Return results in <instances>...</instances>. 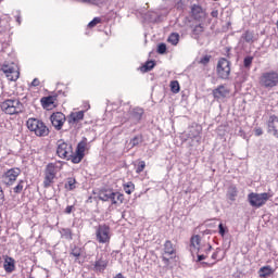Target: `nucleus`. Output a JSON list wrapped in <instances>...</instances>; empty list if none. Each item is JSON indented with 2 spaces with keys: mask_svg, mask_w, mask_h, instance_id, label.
Returning <instances> with one entry per match:
<instances>
[{
  "mask_svg": "<svg viewBox=\"0 0 278 278\" xmlns=\"http://www.w3.org/2000/svg\"><path fill=\"white\" fill-rule=\"evenodd\" d=\"M153 68H155V61L151 60L144 63V65L141 67V71L143 73H149L150 71H153Z\"/></svg>",
  "mask_w": 278,
  "mask_h": 278,
  "instance_id": "27",
  "label": "nucleus"
},
{
  "mask_svg": "<svg viewBox=\"0 0 278 278\" xmlns=\"http://www.w3.org/2000/svg\"><path fill=\"white\" fill-rule=\"evenodd\" d=\"M31 86H34L35 88L37 86H40V80L38 78H35L33 81H31Z\"/></svg>",
  "mask_w": 278,
  "mask_h": 278,
  "instance_id": "48",
  "label": "nucleus"
},
{
  "mask_svg": "<svg viewBox=\"0 0 278 278\" xmlns=\"http://www.w3.org/2000/svg\"><path fill=\"white\" fill-rule=\"evenodd\" d=\"M135 186L132 182H128L126 185H124V191L126 192V194H131V192H134L135 190Z\"/></svg>",
  "mask_w": 278,
  "mask_h": 278,
  "instance_id": "36",
  "label": "nucleus"
},
{
  "mask_svg": "<svg viewBox=\"0 0 278 278\" xmlns=\"http://www.w3.org/2000/svg\"><path fill=\"white\" fill-rule=\"evenodd\" d=\"M218 229L222 236H225V233H227V228L225 227V225H223V223L218 225Z\"/></svg>",
  "mask_w": 278,
  "mask_h": 278,
  "instance_id": "43",
  "label": "nucleus"
},
{
  "mask_svg": "<svg viewBox=\"0 0 278 278\" xmlns=\"http://www.w3.org/2000/svg\"><path fill=\"white\" fill-rule=\"evenodd\" d=\"M110 226L106 224H100L96 227V240L99 244H108L110 242Z\"/></svg>",
  "mask_w": 278,
  "mask_h": 278,
  "instance_id": "4",
  "label": "nucleus"
},
{
  "mask_svg": "<svg viewBox=\"0 0 278 278\" xmlns=\"http://www.w3.org/2000/svg\"><path fill=\"white\" fill-rule=\"evenodd\" d=\"M211 16H212L213 18H218V10L212 11V12H211Z\"/></svg>",
  "mask_w": 278,
  "mask_h": 278,
  "instance_id": "50",
  "label": "nucleus"
},
{
  "mask_svg": "<svg viewBox=\"0 0 278 278\" xmlns=\"http://www.w3.org/2000/svg\"><path fill=\"white\" fill-rule=\"evenodd\" d=\"M164 253L166 255H175V253H177V251L175 250V245H173V241L170 240L165 241Z\"/></svg>",
  "mask_w": 278,
  "mask_h": 278,
  "instance_id": "23",
  "label": "nucleus"
},
{
  "mask_svg": "<svg viewBox=\"0 0 278 278\" xmlns=\"http://www.w3.org/2000/svg\"><path fill=\"white\" fill-rule=\"evenodd\" d=\"M79 121H84V111H78V112H72L67 116V123L70 127H73V125H77Z\"/></svg>",
  "mask_w": 278,
  "mask_h": 278,
  "instance_id": "16",
  "label": "nucleus"
},
{
  "mask_svg": "<svg viewBox=\"0 0 278 278\" xmlns=\"http://www.w3.org/2000/svg\"><path fill=\"white\" fill-rule=\"evenodd\" d=\"M5 201V193H3V189L0 190V205H3Z\"/></svg>",
  "mask_w": 278,
  "mask_h": 278,
  "instance_id": "45",
  "label": "nucleus"
},
{
  "mask_svg": "<svg viewBox=\"0 0 278 278\" xmlns=\"http://www.w3.org/2000/svg\"><path fill=\"white\" fill-rule=\"evenodd\" d=\"M253 64V56H248L244 59V68H249Z\"/></svg>",
  "mask_w": 278,
  "mask_h": 278,
  "instance_id": "42",
  "label": "nucleus"
},
{
  "mask_svg": "<svg viewBox=\"0 0 278 278\" xmlns=\"http://www.w3.org/2000/svg\"><path fill=\"white\" fill-rule=\"evenodd\" d=\"M131 149H134V147H138V144H142V136L137 135L135 136L130 142H129Z\"/></svg>",
  "mask_w": 278,
  "mask_h": 278,
  "instance_id": "32",
  "label": "nucleus"
},
{
  "mask_svg": "<svg viewBox=\"0 0 278 278\" xmlns=\"http://www.w3.org/2000/svg\"><path fill=\"white\" fill-rule=\"evenodd\" d=\"M210 60H212V55L206 54L202 59H200L199 64H202L203 66H207Z\"/></svg>",
  "mask_w": 278,
  "mask_h": 278,
  "instance_id": "38",
  "label": "nucleus"
},
{
  "mask_svg": "<svg viewBox=\"0 0 278 278\" xmlns=\"http://www.w3.org/2000/svg\"><path fill=\"white\" fill-rule=\"evenodd\" d=\"M53 103H55V97L53 96L41 98V105L43 110H51V105H53Z\"/></svg>",
  "mask_w": 278,
  "mask_h": 278,
  "instance_id": "20",
  "label": "nucleus"
},
{
  "mask_svg": "<svg viewBox=\"0 0 278 278\" xmlns=\"http://www.w3.org/2000/svg\"><path fill=\"white\" fill-rule=\"evenodd\" d=\"M201 244V236L194 235L190 239V247H193V249H197V247H200Z\"/></svg>",
  "mask_w": 278,
  "mask_h": 278,
  "instance_id": "30",
  "label": "nucleus"
},
{
  "mask_svg": "<svg viewBox=\"0 0 278 278\" xmlns=\"http://www.w3.org/2000/svg\"><path fill=\"white\" fill-rule=\"evenodd\" d=\"M3 268L5 273H14L16 270V261L12 256L3 255Z\"/></svg>",
  "mask_w": 278,
  "mask_h": 278,
  "instance_id": "14",
  "label": "nucleus"
},
{
  "mask_svg": "<svg viewBox=\"0 0 278 278\" xmlns=\"http://www.w3.org/2000/svg\"><path fill=\"white\" fill-rule=\"evenodd\" d=\"M146 167H147V163L144 161H140L137 165L136 173L140 175V173H142V170H144Z\"/></svg>",
  "mask_w": 278,
  "mask_h": 278,
  "instance_id": "39",
  "label": "nucleus"
},
{
  "mask_svg": "<svg viewBox=\"0 0 278 278\" xmlns=\"http://www.w3.org/2000/svg\"><path fill=\"white\" fill-rule=\"evenodd\" d=\"M60 233L61 238H64L65 240H73V230H71V228H62Z\"/></svg>",
  "mask_w": 278,
  "mask_h": 278,
  "instance_id": "26",
  "label": "nucleus"
},
{
  "mask_svg": "<svg viewBox=\"0 0 278 278\" xmlns=\"http://www.w3.org/2000/svg\"><path fill=\"white\" fill-rule=\"evenodd\" d=\"M1 1H3V0H0V3H1Z\"/></svg>",
  "mask_w": 278,
  "mask_h": 278,
  "instance_id": "60",
  "label": "nucleus"
},
{
  "mask_svg": "<svg viewBox=\"0 0 278 278\" xmlns=\"http://www.w3.org/2000/svg\"><path fill=\"white\" fill-rule=\"evenodd\" d=\"M262 134H264V131L262 130V128H256V129H255V136H262Z\"/></svg>",
  "mask_w": 278,
  "mask_h": 278,
  "instance_id": "52",
  "label": "nucleus"
},
{
  "mask_svg": "<svg viewBox=\"0 0 278 278\" xmlns=\"http://www.w3.org/2000/svg\"><path fill=\"white\" fill-rule=\"evenodd\" d=\"M267 131L274 138H278V117L275 115H271L267 122Z\"/></svg>",
  "mask_w": 278,
  "mask_h": 278,
  "instance_id": "12",
  "label": "nucleus"
},
{
  "mask_svg": "<svg viewBox=\"0 0 278 278\" xmlns=\"http://www.w3.org/2000/svg\"><path fill=\"white\" fill-rule=\"evenodd\" d=\"M99 23H101V18H100V17H94V18L88 24V27H97V25H99Z\"/></svg>",
  "mask_w": 278,
  "mask_h": 278,
  "instance_id": "41",
  "label": "nucleus"
},
{
  "mask_svg": "<svg viewBox=\"0 0 278 278\" xmlns=\"http://www.w3.org/2000/svg\"><path fill=\"white\" fill-rule=\"evenodd\" d=\"M191 16L194 18V21H203L205 18V11L201 5L199 4H193L191 7Z\"/></svg>",
  "mask_w": 278,
  "mask_h": 278,
  "instance_id": "13",
  "label": "nucleus"
},
{
  "mask_svg": "<svg viewBox=\"0 0 278 278\" xmlns=\"http://www.w3.org/2000/svg\"><path fill=\"white\" fill-rule=\"evenodd\" d=\"M201 266H203V268H205V266L212 267V266H214V264H210L207 262H201Z\"/></svg>",
  "mask_w": 278,
  "mask_h": 278,
  "instance_id": "53",
  "label": "nucleus"
},
{
  "mask_svg": "<svg viewBox=\"0 0 278 278\" xmlns=\"http://www.w3.org/2000/svg\"><path fill=\"white\" fill-rule=\"evenodd\" d=\"M88 144V139L84 138L76 148V153H73L72 150V155H70V160H72L73 164H79L81 160H84V153L86 152V147Z\"/></svg>",
  "mask_w": 278,
  "mask_h": 278,
  "instance_id": "6",
  "label": "nucleus"
},
{
  "mask_svg": "<svg viewBox=\"0 0 278 278\" xmlns=\"http://www.w3.org/2000/svg\"><path fill=\"white\" fill-rule=\"evenodd\" d=\"M170 45L176 47V45H179V34L178 33H172L167 39Z\"/></svg>",
  "mask_w": 278,
  "mask_h": 278,
  "instance_id": "29",
  "label": "nucleus"
},
{
  "mask_svg": "<svg viewBox=\"0 0 278 278\" xmlns=\"http://www.w3.org/2000/svg\"><path fill=\"white\" fill-rule=\"evenodd\" d=\"M71 255L74 257H81V248L74 247L71 251Z\"/></svg>",
  "mask_w": 278,
  "mask_h": 278,
  "instance_id": "40",
  "label": "nucleus"
},
{
  "mask_svg": "<svg viewBox=\"0 0 278 278\" xmlns=\"http://www.w3.org/2000/svg\"><path fill=\"white\" fill-rule=\"evenodd\" d=\"M114 200H115V205L116 203H123L125 201V195L121 192H114Z\"/></svg>",
  "mask_w": 278,
  "mask_h": 278,
  "instance_id": "37",
  "label": "nucleus"
},
{
  "mask_svg": "<svg viewBox=\"0 0 278 278\" xmlns=\"http://www.w3.org/2000/svg\"><path fill=\"white\" fill-rule=\"evenodd\" d=\"M219 253H220V248H217L216 251L212 254V260H218Z\"/></svg>",
  "mask_w": 278,
  "mask_h": 278,
  "instance_id": "46",
  "label": "nucleus"
},
{
  "mask_svg": "<svg viewBox=\"0 0 278 278\" xmlns=\"http://www.w3.org/2000/svg\"><path fill=\"white\" fill-rule=\"evenodd\" d=\"M258 84L262 88H266V90H273V88L278 86V73L275 71L263 73L258 79Z\"/></svg>",
  "mask_w": 278,
  "mask_h": 278,
  "instance_id": "2",
  "label": "nucleus"
},
{
  "mask_svg": "<svg viewBox=\"0 0 278 278\" xmlns=\"http://www.w3.org/2000/svg\"><path fill=\"white\" fill-rule=\"evenodd\" d=\"M212 94L216 101H219V99H225L227 94H229V89L224 85H219L217 88L213 89Z\"/></svg>",
  "mask_w": 278,
  "mask_h": 278,
  "instance_id": "15",
  "label": "nucleus"
},
{
  "mask_svg": "<svg viewBox=\"0 0 278 278\" xmlns=\"http://www.w3.org/2000/svg\"><path fill=\"white\" fill-rule=\"evenodd\" d=\"M245 42H251V40H253V34L247 31L245 33V37H244Z\"/></svg>",
  "mask_w": 278,
  "mask_h": 278,
  "instance_id": "44",
  "label": "nucleus"
},
{
  "mask_svg": "<svg viewBox=\"0 0 278 278\" xmlns=\"http://www.w3.org/2000/svg\"><path fill=\"white\" fill-rule=\"evenodd\" d=\"M249 202L252 207H262L263 205H266V201H268L269 197L268 193H250Z\"/></svg>",
  "mask_w": 278,
  "mask_h": 278,
  "instance_id": "7",
  "label": "nucleus"
},
{
  "mask_svg": "<svg viewBox=\"0 0 278 278\" xmlns=\"http://www.w3.org/2000/svg\"><path fill=\"white\" fill-rule=\"evenodd\" d=\"M203 31H205V27L203 26V24L195 25L194 28L192 29V38L194 40H199Z\"/></svg>",
  "mask_w": 278,
  "mask_h": 278,
  "instance_id": "22",
  "label": "nucleus"
},
{
  "mask_svg": "<svg viewBox=\"0 0 278 278\" xmlns=\"http://www.w3.org/2000/svg\"><path fill=\"white\" fill-rule=\"evenodd\" d=\"M207 256L203 254H198V262H203V260H206Z\"/></svg>",
  "mask_w": 278,
  "mask_h": 278,
  "instance_id": "51",
  "label": "nucleus"
},
{
  "mask_svg": "<svg viewBox=\"0 0 278 278\" xmlns=\"http://www.w3.org/2000/svg\"><path fill=\"white\" fill-rule=\"evenodd\" d=\"M23 188H25V180H20L17 186L13 188V192L15 194H21V192H23Z\"/></svg>",
  "mask_w": 278,
  "mask_h": 278,
  "instance_id": "33",
  "label": "nucleus"
},
{
  "mask_svg": "<svg viewBox=\"0 0 278 278\" xmlns=\"http://www.w3.org/2000/svg\"><path fill=\"white\" fill-rule=\"evenodd\" d=\"M52 126L56 131H61L62 127L66 123V115L62 112H55L50 116Z\"/></svg>",
  "mask_w": 278,
  "mask_h": 278,
  "instance_id": "10",
  "label": "nucleus"
},
{
  "mask_svg": "<svg viewBox=\"0 0 278 278\" xmlns=\"http://www.w3.org/2000/svg\"><path fill=\"white\" fill-rule=\"evenodd\" d=\"M53 179H55V176L45 174L43 188H51V184H53Z\"/></svg>",
  "mask_w": 278,
  "mask_h": 278,
  "instance_id": "31",
  "label": "nucleus"
},
{
  "mask_svg": "<svg viewBox=\"0 0 278 278\" xmlns=\"http://www.w3.org/2000/svg\"><path fill=\"white\" fill-rule=\"evenodd\" d=\"M56 155L59 157L71 160V155H73V146L64 142V140L58 141Z\"/></svg>",
  "mask_w": 278,
  "mask_h": 278,
  "instance_id": "8",
  "label": "nucleus"
},
{
  "mask_svg": "<svg viewBox=\"0 0 278 278\" xmlns=\"http://www.w3.org/2000/svg\"><path fill=\"white\" fill-rule=\"evenodd\" d=\"M27 128L29 131H34L39 137L49 136V128L47 125H45L43 122L36 119V118H29L26 122Z\"/></svg>",
  "mask_w": 278,
  "mask_h": 278,
  "instance_id": "3",
  "label": "nucleus"
},
{
  "mask_svg": "<svg viewBox=\"0 0 278 278\" xmlns=\"http://www.w3.org/2000/svg\"><path fill=\"white\" fill-rule=\"evenodd\" d=\"M212 251V244H208V248L206 249V253H210Z\"/></svg>",
  "mask_w": 278,
  "mask_h": 278,
  "instance_id": "56",
  "label": "nucleus"
},
{
  "mask_svg": "<svg viewBox=\"0 0 278 278\" xmlns=\"http://www.w3.org/2000/svg\"><path fill=\"white\" fill-rule=\"evenodd\" d=\"M273 275V268L270 266L261 267L258 270V277L266 278Z\"/></svg>",
  "mask_w": 278,
  "mask_h": 278,
  "instance_id": "24",
  "label": "nucleus"
},
{
  "mask_svg": "<svg viewBox=\"0 0 278 278\" xmlns=\"http://www.w3.org/2000/svg\"><path fill=\"white\" fill-rule=\"evenodd\" d=\"M216 71L219 79H229V75H231V63L229 60L222 58L218 60Z\"/></svg>",
  "mask_w": 278,
  "mask_h": 278,
  "instance_id": "5",
  "label": "nucleus"
},
{
  "mask_svg": "<svg viewBox=\"0 0 278 278\" xmlns=\"http://www.w3.org/2000/svg\"><path fill=\"white\" fill-rule=\"evenodd\" d=\"M15 18H16V23H18V25H21V15H17Z\"/></svg>",
  "mask_w": 278,
  "mask_h": 278,
  "instance_id": "54",
  "label": "nucleus"
},
{
  "mask_svg": "<svg viewBox=\"0 0 278 278\" xmlns=\"http://www.w3.org/2000/svg\"><path fill=\"white\" fill-rule=\"evenodd\" d=\"M98 197L100 201H111L113 205H116V200L114 199L116 194H114L113 191H110V190L100 191Z\"/></svg>",
  "mask_w": 278,
  "mask_h": 278,
  "instance_id": "18",
  "label": "nucleus"
},
{
  "mask_svg": "<svg viewBox=\"0 0 278 278\" xmlns=\"http://www.w3.org/2000/svg\"><path fill=\"white\" fill-rule=\"evenodd\" d=\"M166 43L164 42H161L157 45V48H156V52L160 54V55H164L166 53Z\"/></svg>",
  "mask_w": 278,
  "mask_h": 278,
  "instance_id": "35",
  "label": "nucleus"
},
{
  "mask_svg": "<svg viewBox=\"0 0 278 278\" xmlns=\"http://www.w3.org/2000/svg\"><path fill=\"white\" fill-rule=\"evenodd\" d=\"M2 261H3V257L0 256V262H2Z\"/></svg>",
  "mask_w": 278,
  "mask_h": 278,
  "instance_id": "57",
  "label": "nucleus"
},
{
  "mask_svg": "<svg viewBox=\"0 0 278 278\" xmlns=\"http://www.w3.org/2000/svg\"><path fill=\"white\" fill-rule=\"evenodd\" d=\"M56 166L54 163H49L47 166H46V172H45V175H50L52 177H55V175H58V172L55 170Z\"/></svg>",
  "mask_w": 278,
  "mask_h": 278,
  "instance_id": "25",
  "label": "nucleus"
},
{
  "mask_svg": "<svg viewBox=\"0 0 278 278\" xmlns=\"http://www.w3.org/2000/svg\"><path fill=\"white\" fill-rule=\"evenodd\" d=\"M105 268H108V260L103 258V256H101L100 258H98L94 264H93V270L94 273H103L105 270Z\"/></svg>",
  "mask_w": 278,
  "mask_h": 278,
  "instance_id": "19",
  "label": "nucleus"
},
{
  "mask_svg": "<svg viewBox=\"0 0 278 278\" xmlns=\"http://www.w3.org/2000/svg\"><path fill=\"white\" fill-rule=\"evenodd\" d=\"M238 197V188H236V186L231 185L228 187L227 189V193H226V199H228V201H236V198Z\"/></svg>",
  "mask_w": 278,
  "mask_h": 278,
  "instance_id": "21",
  "label": "nucleus"
},
{
  "mask_svg": "<svg viewBox=\"0 0 278 278\" xmlns=\"http://www.w3.org/2000/svg\"><path fill=\"white\" fill-rule=\"evenodd\" d=\"M15 74H10V76H7L10 81H12V77H14Z\"/></svg>",
  "mask_w": 278,
  "mask_h": 278,
  "instance_id": "55",
  "label": "nucleus"
},
{
  "mask_svg": "<svg viewBox=\"0 0 278 278\" xmlns=\"http://www.w3.org/2000/svg\"><path fill=\"white\" fill-rule=\"evenodd\" d=\"M85 3L88 2L89 0H83Z\"/></svg>",
  "mask_w": 278,
  "mask_h": 278,
  "instance_id": "58",
  "label": "nucleus"
},
{
  "mask_svg": "<svg viewBox=\"0 0 278 278\" xmlns=\"http://www.w3.org/2000/svg\"><path fill=\"white\" fill-rule=\"evenodd\" d=\"M130 116L129 119L132 123H140L142 121V115L144 114V110L141 108H135L129 112Z\"/></svg>",
  "mask_w": 278,
  "mask_h": 278,
  "instance_id": "17",
  "label": "nucleus"
},
{
  "mask_svg": "<svg viewBox=\"0 0 278 278\" xmlns=\"http://www.w3.org/2000/svg\"><path fill=\"white\" fill-rule=\"evenodd\" d=\"M170 90H172V92H174V94H177V92H179V90H180L179 81L173 80L170 83Z\"/></svg>",
  "mask_w": 278,
  "mask_h": 278,
  "instance_id": "34",
  "label": "nucleus"
},
{
  "mask_svg": "<svg viewBox=\"0 0 278 278\" xmlns=\"http://www.w3.org/2000/svg\"><path fill=\"white\" fill-rule=\"evenodd\" d=\"M77 180L75 178H67V181L65 182L66 190H75L77 188Z\"/></svg>",
  "mask_w": 278,
  "mask_h": 278,
  "instance_id": "28",
  "label": "nucleus"
},
{
  "mask_svg": "<svg viewBox=\"0 0 278 278\" xmlns=\"http://www.w3.org/2000/svg\"><path fill=\"white\" fill-rule=\"evenodd\" d=\"M2 72L7 77H10V75H15L14 77H11V81H16V79H18V77L21 76L18 68H16V65H14V63H12L11 65H2Z\"/></svg>",
  "mask_w": 278,
  "mask_h": 278,
  "instance_id": "11",
  "label": "nucleus"
},
{
  "mask_svg": "<svg viewBox=\"0 0 278 278\" xmlns=\"http://www.w3.org/2000/svg\"><path fill=\"white\" fill-rule=\"evenodd\" d=\"M162 261L164 262L165 266H169L170 264V258L166 257V256H162Z\"/></svg>",
  "mask_w": 278,
  "mask_h": 278,
  "instance_id": "47",
  "label": "nucleus"
},
{
  "mask_svg": "<svg viewBox=\"0 0 278 278\" xmlns=\"http://www.w3.org/2000/svg\"><path fill=\"white\" fill-rule=\"evenodd\" d=\"M0 190H3V188H1V186H0Z\"/></svg>",
  "mask_w": 278,
  "mask_h": 278,
  "instance_id": "59",
  "label": "nucleus"
},
{
  "mask_svg": "<svg viewBox=\"0 0 278 278\" xmlns=\"http://www.w3.org/2000/svg\"><path fill=\"white\" fill-rule=\"evenodd\" d=\"M18 175H21V168L13 167L2 175V181L5 186H13L14 181L18 178Z\"/></svg>",
  "mask_w": 278,
  "mask_h": 278,
  "instance_id": "9",
  "label": "nucleus"
},
{
  "mask_svg": "<svg viewBox=\"0 0 278 278\" xmlns=\"http://www.w3.org/2000/svg\"><path fill=\"white\" fill-rule=\"evenodd\" d=\"M0 108L4 114H23L25 112V106L22 104L21 100L18 99H8L4 100L1 104Z\"/></svg>",
  "mask_w": 278,
  "mask_h": 278,
  "instance_id": "1",
  "label": "nucleus"
},
{
  "mask_svg": "<svg viewBox=\"0 0 278 278\" xmlns=\"http://www.w3.org/2000/svg\"><path fill=\"white\" fill-rule=\"evenodd\" d=\"M73 207H75V206H73V205L66 206V208H65V214H72Z\"/></svg>",
  "mask_w": 278,
  "mask_h": 278,
  "instance_id": "49",
  "label": "nucleus"
}]
</instances>
